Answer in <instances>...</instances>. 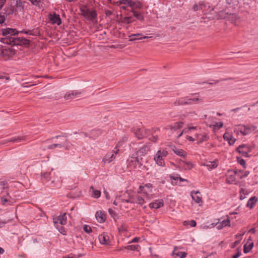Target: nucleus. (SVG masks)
<instances>
[{
	"label": "nucleus",
	"instance_id": "f257e3e1",
	"mask_svg": "<svg viewBox=\"0 0 258 258\" xmlns=\"http://www.w3.org/2000/svg\"><path fill=\"white\" fill-rule=\"evenodd\" d=\"M3 37L0 39V41L3 43L16 46L21 45L22 40L20 38L16 37L18 34V31L15 29L6 28L2 30Z\"/></svg>",
	"mask_w": 258,
	"mask_h": 258
},
{
	"label": "nucleus",
	"instance_id": "f03ea898",
	"mask_svg": "<svg viewBox=\"0 0 258 258\" xmlns=\"http://www.w3.org/2000/svg\"><path fill=\"white\" fill-rule=\"evenodd\" d=\"M194 97H190L189 96H186L184 97L179 98L176 99L174 102V105L175 106L185 105L191 104L192 102L198 103V102H203V99L202 98L199 97V94H195Z\"/></svg>",
	"mask_w": 258,
	"mask_h": 258
},
{
	"label": "nucleus",
	"instance_id": "7ed1b4c3",
	"mask_svg": "<svg viewBox=\"0 0 258 258\" xmlns=\"http://www.w3.org/2000/svg\"><path fill=\"white\" fill-rule=\"evenodd\" d=\"M256 128V127L252 124H238L234 128V132L238 134L239 133L243 136L250 134Z\"/></svg>",
	"mask_w": 258,
	"mask_h": 258
},
{
	"label": "nucleus",
	"instance_id": "20e7f679",
	"mask_svg": "<svg viewBox=\"0 0 258 258\" xmlns=\"http://www.w3.org/2000/svg\"><path fill=\"white\" fill-rule=\"evenodd\" d=\"M168 154V151L166 149H160L154 155V160L155 163L160 166H165V158L167 157Z\"/></svg>",
	"mask_w": 258,
	"mask_h": 258
},
{
	"label": "nucleus",
	"instance_id": "39448f33",
	"mask_svg": "<svg viewBox=\"0 0 258 258\" xmlns=\"http://www.w3.org/2000/svg\"><path fill=\"white\" fill-rule=\"evenodd\" d=\"M241 170H229L226 174V181L227 183H236L237 179H239Z\"/></svg>",
	"mask_w": 258,
	"mask_h": 258
},
{
	"label": "nucleus",
	"instance_id": "423d86ee",
	"mask_svg": "<svg viewBox=\"0 0 258 258\" xmlns=\"http://www.w3.org/2000/svg\"><path fill=\"white\" fill-rule=\"evenodd\" d=\"M81 14L84 18L88 20L93 21L96 18L97 13L95 10L87 8L81 9Z\"/></svg>",
	"mask_w": 258,
	"mask_h": 258
},
{
	"label": "nucleus",
	"instance_id": "0eeeda50",
	"mask_svg": "<svg viewBox=\"0 0 258 258\" xmlns=\"http://www.w3.org/2000/svg\"><path fill=\"white\" fill-rule=\"evenodd\" d=\"M14 46H8L3 47L1 49V54L5 59L12 57L15 54V49L13 48Z\"/></svg>",
	"mask_w": 258,
	"mask_h": 258
},
{
	"label": "nucleus",
	"instance_id": "6e6552de",
	"mask_svg": "<svg viewBox=\"0 0 258 258\" xmlns=\"http://www.w3.org/2000/svg\"><path fill=\"white\" fill-rule=\"evenodd\" d=\"M252 147L247 145H241L236 149V151L244 157H248V153L251 151Z\"/></svg>",
	"mask_w": 258,
	"mask_h": 258
},
{
	"label": "nucleus",
	"instance_id": "1a4fd4ad",
	"mask_svg": "<svg viewBox=\"0 0 258 258\" xmlns=\"http://www.w3.org/2000/svg\"><path fill=\"white\" fill-rule=\"evenodd\" d=\"M83 92L78 90L69 91L66 93L64 98L66 100H71L78 98L82 96Z\"/></svg>",
	"mask_w": 258,
	"mask_h": 258
},
{
	"label": "nucleus",
	"instance_id": "9d476101",
	"mask_svg": "<svg viewBox=\"0 0 258 258\" xmlns=\"http://www.w3.org/2000/svg\"><path fill=\"white\" fill-rule=\"evenodd\" d=\"M118 150L112 151L107 153L102 159L104 163H109L115 159L116 155L118 154Z\"/></svg>",
	"mask_w": 258,
	"mask_h": 258
},
{
	"label": "nucleus",
	"instance_id": "9b49d317",
	"mask_svg": "<svg viewBox=\"0 0 258 258\" xmlns=\"http://www.w3.org/2000/svg\"><path fill=\"white\" fill-rule=\"evenodd\" d=\"M190 196L192 199L197 204L200 205L203 203L202 196L201 192L199 191L192 190L190 192Z\"/></svg>",
	"mask_w": 258,
	"mask_h": 258
},
{
	"label": "nucleus",
	"instance_id": "f8f14e48",
	"mask_svg": "<svg viewBox=\"0 0 258 258\" xmlns=\"http://www.w3.org/2000/svg\"><path fill=\"white\" fill-rule=\"evenodd\" d=\"M199 5L200 10H202L205 13L210 12L214 10V7L210 6L209 4L206 3L204 1L199 2Z\"/></svg>",
	"mask_w": 258,
	"mask_h": 258
},
{
	"label": "nucleus",
	"instance_id": "ddd939ff",
	"mask_svg": "<svg viewBox=\"0 0 258 258\" xmlns=\"http://www.w3.org/2000/svg\"><path fill=\"white\" fill-rule=\"evenodd\" d=\"M67 217L66 213L53 218V222L55 225L60 224L61 225H64L67 223Z\"/></svg>",
	"mask_w": 258,
	"mask_h": 258
},
{
	"label": "nucleus",
	"instance_id": "4468645a",
	"mask_svg": "<svg viewBox=\"0 0 258 258\" xmlns=\"http://www.w3.org/2000/svg\"><path fill=\"white\" fill-rule=\"evenodd\" d=\"M53 177H54L53 179L51 178L50 181H49V185L53 187L59 188L61 185L62 180L60 177L55 175Z\"/></svg>",
	"mask_w": 258,
	"mask_h": 258
},
{
	"label": "nucleus",
	"instance_id": "2eb2a0df",
	"mask_svg": "<svg viewBox=\"0 0 258 258\" xmlns=\"http://www.w3.org/2000/svg\"><path fill=\"white\" fill-rule=\"evenodd\" d=\"M212 225H215L217 229L220 230L227 226L230 227V220L228 217L227 219L223 220L221 222H217L215 224H212Z\"/></svg>",
	"mask_w": 258,
	"mask_h": 258
},
{
	"label": "nucleus",
	"instance_id": "dca6fc26",
	"mask_svg": "<svg viewBox=\"0 0 258 258\" xmlns=\"http://www.w3.org/2000/svg\"><path fill=\"white\" fill-rule=\"evenodd\" d=\"M49 18L52 24L59 25L61 23L59 15L56 13L50 14L49 15Z\"/></svg>",
	"mask_w": 258,
	"mask_h": 258
},
{
	"label": "nucleus",
	"instance_id": "f3484780",
	"mask_svg": "<svg viewBox=\"0 0 258 258\" xmlns=\"http://www.w3.org/2000/svg\"><path fill=\"white\" fill-rule=\"evenodd\" d=\"M164 205V201L162 199H158L155 200L154 202H152L149 204V207L151 208L158 209Z\"/></svg>",
	"mask_w": 258,
	"mask_h": 258
},
{
	"label": "nucleus",
	"instance_id": "a211bd4d",
	"mask_svg": "<svg viewBox=\"0 0 258 258\" xmlns=\"http://www.w3.org/2000/svg\"><path fill=\"white\" fill-rule=\"evenodd\" d=\"M95 217L98 222L100 223H103L106 220V215L101 211H97L96 213Z\"/></svg>",
	"mask_w": 258,
	"mask_h": 258
},
{
	"label": "nucleus",
	"instance_id": "6ab92c4d",
	"mask_svg": "<svg viewBox=\"0 0 258 258\" xmlns=\"http://www.w3.org/2000/svg\"><path fill=\"white\" fill-rule=\"evenodd\" d=\"M152 185L151 183H147L144 186H140L139 189L140 190L139 192H143V194L148 195L147 192L152 191Z\"/></svg>",
	"mask_w": 258,
	"mask_h": 258
},
{
	"label": "nucleus",
	"instance_id": "aec40b11",
	"mask_svg": "<svg viewBox=\"0 0 258 258\" xmlns=\"http://www.w3.org/2000/svg\"><path fill=\"white\" fill-rule=\"evenodd\" d=\"M99 240L101 244L108 245L109 244V238L105 233L100 234L98 237Z\"/></svg>",
	"mask_w": 258,
	"mask_h": 258
},
{
	"label": "nucleus",
	"instance_id": "412c9836",
	"mask_svg": "<svg viewBox=\"0 0 258 258\" xmlns=\"http://www.w3.org/2000/svg\"><path fill=\"white\" fill-rule=\"evenodd\" d=\"M223 138L225 140L228 141L229 145H232L236 141V139L234 138L229 133H225L223 135Z\"/></svg>",
	"mask_w": 258,
	"mask_h": 258
},
{
	"label": "nucleus",
	"instance_id": "4be33fe9",
	"mask_svg": "<svg viewBox=\"0 0 258 258\" xmlns=\"http://www.w3.org/2000/svg\"><path fill=\"white\" fill-rule=\"evenodd\" d=\"M129 37L130 38V41H135L136 40H142V39H146L148 38H151L152 37H148V36H142V34L141 33H137V34H132L129 36Z\"/></svg>",
	"mask_w": 258,
	"mask_h": 258
},
{
	"label": "nucleus",
	"instance_id": "5701e85b",
	"mask_svg": "<svg viewBox=\"0 0 258 258\" xmlns=\"http://www.w3.org/2000/svg\"><path fill=\"white\" fill-rule=\"evenodd\" d=\"M25 139L23 137H14V138H11L8 139L4 140L2 141V144H7L9 142H19L21 141L24 140Z\"/></svg>",
	"mask_w": 258,
	"mask_h": 258
},
{
	"label": "nucleus",
	"instance_id": "b1692460",
	"mask_svg": "<svg viewBox=\"0 0 258 258\" xmlns=\"http://www.w3.org/2000/svg\"><path fill=\"white\" fill-rule=\"evenodd\" d=\"M172 149L173 151L174 152V153H175L177 155L179 156L185 157L186 156V152L182 149L177 148L175 146H173L172 148Z\"/></svg>",
	"mask_w": 258,
	"mask_h": 258
},
{
	"label": "nucleus",
	"instance_id": "393cba45",
	"mask_svg": "<svg viewBox=\"0 0 258 258\" xmlns=\"http://www.w3.org/2000/svg\"><path fill=\"white\" fill-rule=\"evenodd\" d=\"M135 134L136 137L139 139H143L146 136V132L144 128H139L137 130Z\"/></svg>",
	"mask_w": 258,
	"mask_h": 258
},
{
	"label": "nucleus",
	"instance_id": "a878e982",
	"mask_svg": "<svg viewBox=\"0 0 258 258\" xmlns=\"http://www.w3.org/2000/svg\"><path fill=\"white\" fill-rule=\"evenodd\" d=\"M218 165V161L217 160H215L213 161H209L204 164V165L207 166L209 169H213L216 168Z\"/></svg>",
	"mask_w": 258,
	"mask_h": 258
},
{
	"label": "nucleus",
	"instance_id": "bb28decb",
	"mask_svg": "<svg viewBox=\"0 0 258 258\" xmlns=\"http://www.w3.org/2000/svg\"><path fill=\"white\" fill-rule=\"evenodd\" d=\"M128 165H133L135 167L137 166V164H140L139 159L136 157H131L127 160Z\"/></svg>",
	"mask_w": 258,
	"mask_h": 258
},
{
	"label": "nucleus",
	"instance_id": "cd10ccee",
	"mask_svg": "<svg viewBox=\"0 0 258 258\" xmlns=\"http://www.w3.org/2000/svg\"><path fill=\"white\" fill-rule=\"evenodd\" d=\"M55 173L52 172H44L42 173L41 177L42 180H45L46 181H50L51 178H52V176H54Z\"/></svg>",
	"mask_w": 258,
	"mask_h": 258
},
{
	"label": "nucleus",
	"instance_id": "c85d7f7f",
	"mask_svg": "<svg viewBox=\"0 0 258 258\" xmlns=\"http://www.w3.org/2000/svg\"><path fill=\"white\" fill-rule=\"evenodd\" d=\"M196 137L200 143L207 141L209 139V136L206 133H204L202 135L197 134L196 135Z\"/></svg>",
	"mask_w": 258,
	"mask_h": 258
},
{
	"label": "nucleus",
	"instance_id": "c756f323",
	"mask_svg": "<svg viewBox=\"0 0 258 258\" xmlns=\"http://www.w3.org/2000/svg\"><path fill=\"white\" fill-rule=\"evenodd\" d=\"M183 125V122L181 121L176 122L173 125H170L168 126L169 128L171 130L176 131L178 129L181 128Z\"/></svg>",
	"mask_w": 258,
	"mask_h": 258
},
{
	"label": "nucleus",
	"instance_id": "7c9ffc66",
	"mask_svg": "<svg viewBox=\"0 0 258 258\" xmlns=\"http://www.w3.org/2000/svg\"><path fill=\"white\" fill-rule=\"evenodd\" d=\"M148 147L146 146H144L137 151V154L138 156H144L148 153Z\"/></svg>",
	"mask_w": 258,
	"mask_h": 258
},
{
	"label": "nucleus",
	"instance_id": "2f4dec72",
	"mask_svg": "<svg viewBox=\"0 0 258 258\" xmlns=\"http://www.w3.org/2000/svg\"><path fill=\"white\" fill-rule=\"evenodd\" d=\"M142 7V3L138 1L132 0L131 1L130 7L133 9H141Z\"/></svg>",
	"mask_w": 258,
	"mask_h": 258
},
{
	"label": "nucleus",
	"instance_id": "473e14b6",
	"mask_svg": "<svg viewBox=\"0 0 258 258\" xmlns=\"http://www.w3.org/2000/svg\"><path fill=\"white\" fill-rule=\"evenodd\" d=\"M257 201L255 197H251L247 203V206L250 208H252Z\"/></svg>",
	"mask_w": 258,
	"mask_h": 258
},
{
	"label": "nucleus",
	"instance_id": "72a5a7b5",
	"mask_svg": "<svg viewBox=\"0 0 258 258\" xmlns=\"http://www.w3.org/2000/svg\"><path fill=\"white\" fill-rule=\"evenodd\" d=\"M176 248V247H175L174 250H173V251L172 252V253L171 254L173 256L174 255H176L177 256H179L180 258H185L186 256L187 253H186L185 252L180 251V252H178L176 253L175 252Z\"/></svg>",
	"mask_w": 258,
	"mask_h": 258
},
{
	"label": "nucleus",
	"instance_id": "f704fd0d",
	"mask_svg": "<svg viewBox=\"0 0 258 258\" xmlns=\"http://www.w3.org/2000/svg\"><path fill=\"white\" fill-rule=\"evenodd\" d=\"M253 246V243L251 242L249 244L247 243L244 245L243 252L245 253L249 252Z\"/></svg>",
	"mask_w": 258,
	"mask_h": 258
},
{
	"label": "nucleus",
	"instance_id": "c9c22d12",
	"mask_svg": "<svg viewBox=\"0 0 258 258\" xmlns=\"http://www.w3.org/2000/svg\"><path fill=\"white\" fill-rule=\"evenodd\" d=\"M136 201H132L131 202H133L134 203L140 204L141 205H143V204L145 203L144 199L139 195H136Z\"/></svg>",
	"mask_w": 258,
	"mask_h": 258
},
{
	"label": "nucleus",
	"instance_id": "e433bc0d",
	"mask_svg": "<svg viewBox=\"0 0 258 258\" xmlns=\"http://www.w3.org/2000/svg\"><path fill=\"white\" fill-rule=\"evenodd\" d=\"M101 134V132L100 130H92L90 132L91 138L94 139Z\"/></svg>",
	"mask_w": 258,
	"mask_h": 258
},
{
	"label": "nucleus",
	"instance_id": "4c0bfd02",
	"mask_svg": "<svg viewBox=\"0 0 258 258\" xmlns=\"http://www.w3.org/2000/svg\"><path fill=\"white\" fill-rule=\"evenodd\" d=\"M132 12L133 13L134 16L135 17H136L138 20H140V21L144 20V17L141 13L138 12V11H134V10Z\"/></svg>",
	"mask_w": 258,
	"mask_h": 258
},
{
	"label": "nucleus",
	"instance_id": "58836bf2",
	"mask_svg": "<svg viewBox=\"0 0 258 258\" xmlns=\"http://www.w3.org/2000/svg\"><path fill=\"white\" fill-rule=\"evenodd\" d=\"M15 1V0H14ZM16 4L15 6L17 8L23 9L25 7V2L22 0H15Z\"/></svg>",
	"mask_w": 258,
	"mask_h": 258
},
{
	"label": "nucleus",
	"instance_id": "ea45409f",
	"mask_svg": "<svg viewBox=\"0 0 258 258\" xmlns=\"http://www.w3.org/2000/svg\"><path fill=\"white\" fill-rule=\"evenodd\" d=\"M134 20V18L132 17H125L122 19L121 22L128 24L133 22Z\"/></svg>",
	"mask_w": 258,
	"mask_h": 258
},
{
	"label": "nucleus",
	"instance_id": "a19ab883",
	"mask_svg": "<svg viewBox=\"0 0 258 258\" xmlns=\"http://www.w3.org/2000/svg\"><path fill=\"white\" fill-rule=\"evenodd\" d=\"M140 247L139 245H129L125 247V248L127 250H138L139 251L138 248Z\"/></svg>",
	"mask_w": 258,
	"mask_h": 258
},
{
	"label": "nucleus",
	"instance_id": "79ce46f5",
	"mask_svg": "<svg viewBox=\"0 0 258 258\" xmlns=\"http://www.w3.org/2000/svg\"><path fill=\"white\" fill-rule=\"evenodd\" d=\"M132 0H118L117 2L118 5H125L130 7L131 1Z\"/></svg>",
	"mask_w": 258,
	"mask_h": 258
},
{
	"label": "nucleus",
	"instance_id": "37998d69",
	"mask_svg": "<svg viewBox=\"0 0 258 258\" xmlns=\"http://www.w3.org/2000/svg\"><path fill=\"white\" fill-rule=\"evenodd\" d=\"M8 187V183L7 181H0V194L3 192V190Z\"/></svg>",
	"mask_w": 258,
	"mask_h": 258
},
{
	"label": "nucleus",
	"instance_id": "c03bdc74",
	"mask_svg": "<svg viewBox=\"0 0 258 258\" xmlns=\"http://www.w3.org/2000/svg\"><path fill=\"white\" fill-rule=\"evenodd\" d=\"M62 144L63 145V147L65 148V149L67 150L71 149L72 147V144L68 142L67 139L65 140L64 143Z\"/></svg>",
	"mask_w": 258,
	"mask_h": 258
},
{
	"label": "nucleus",
	"instance_id": "a18cd8bd",
	"mask_svg": "<svg viewBox=\"0 0 258 258\" xmlns=\"http://www.w3.org/2000/svg\"><path fill=\"white\" fill-rule=\"evenodd\" d=\"M63 147L62 144H53L48 146L47 148L48 149H54L55 148H61Z\"/></svg>",
	"mask_w": 258,
	"mask_h": 258
},
{
	"label": "nucleus",
	"instance_id": "49530a36",
	"mask_svg": "<svg viewBox=\"0 0 258 258\" xmlns=\"http://www.w3.org/2000/svg\"><path fill=\"white\" fill-rule=\"evenodd\" d=\"M136 195L135 196H130L128 199L126 200H123L122 199H121V200L122 202H124L126 203H134L133 202H132V201H136Z\"/></svg>",
	"mask_w": 258,
	"mask_h": 258
},
{
	"label": "nucleus",
	"instance_id": "de8ad7c7",
	"mask_svg": "<svg viewBox=\"0 0 258 258\" xmlns=\"http://www.w3.org/2000/svg\"><path fill=\"white\" fill-rule=\"evenodd\" d=\"M101 192L98 190H93L92 197L94 198H98L100 197Z\"/></svg>",
	"mask_w": 258,
	"mask_h": 258
},
{
	"label": "nucleus",
	"instance_id": "09e8293b",
	"mask_svg": "<svg viewBox=\"0 0 258 258\" xmlns=\"http://www.w3.org/2000/svg\"><path fill=\"white\" fill-rule=\"evenodd\" d=\"M83 230L87 233H90L92 232V229L91 227L87 225H84L83 226Z\"/></svg>",
	"mask_w": 258,
	"mask_h": 258
},
{
	"label": "nucleus",
	"instance_id": "8fccbe9b",
	"mask_svg": "<svg viewBox=\"0 0 258 258\" xmlns=\"http://www.w3.org/2000/svg\"><path fill=\"white\" fill-rule=\"evenodd\" d=\"M249 173V172L248 171H245L244 172H243L241 170V173H240L239 175V179H242V178H244L245 177H246Z\"/></svg>",
	"mask_w": 258,
	"mask_h": 258
},
{
	"label": "nucleus",
	"instance_id": "3c124183",
	"mask_svg": "<svg viewBox=\"0 0 258 258\" xmlns=\"http://www.w3.org/2000/svg\"><path fill=\"white\" fill-rule=\"evenodd\" d=\"M6 20L5 13L0 12V24H3Z\"/></svg>",
	"mask_w": 258,
	"mask_h": 258
},
{
	"label": "nucleus",
	"instance_id": "603ef678",
	"mask_svg": "<svg viewBox=\"0 0 258 258\" xmlns=\"http://www.w3.org/2000/svg\"><path fill=\"white\" fill-rule=\"evenodd\" d=\"M223 124L222 122H216L214 124V126L217 129H219L223 126Z\"/></svg>",
	"mask_w": 258,
	"mask_h": 258
},
{
	"label": "nucleus",
	"instance_id": "864d4df0",
	"mask_svg": "<svg viewBox=\"0 0 258 258\" xmlns=\"http://www.w3.org/2000/svg\"><path fill=\"white\" fill-rule=\"evenodd\" d=\"M56 228L58 229L59 231L62 234L66 235V230L64 228L63 226H60V228H58L56 226Z\"/></svg>",
	"mask_w": 258,
	"mask_h": 258
},
{
	"label": "nucleus",
	"instance_id": "5fc2aeb1",
	"mask_svg": "<svg viewBox=\"0 0 258 258\" xmlns=\"http://www.w3.org/2000/svg\"><path fill=\"white\" fill-rule=\"evenodd\" d=\"M241 255V252L240 251V250L237 249V252L235 254L233 255L231 258H238Z\"/></svg>",
	"mask_w": 258,
	"mask_h": 258
},
{
	"label": "nucleus",
	"instance_id": "6e6d98bb",
	"mask_svg": "<svg viewBox=\"0 0 258 258\" xmlns=\"http://www.w3.org/2000/svg\"><path fill=\"white\" fill-rule=\"evenodd\" d=\"M21 32L23 33L28 34V35H33V33L32 31H31V30H28V31L23 30L21 31Z\"/></svg>",
	"mask_w": 258,
	"mask_h": 258
},
{
	"label": "nucleus",
	"instance_id": "4d7b16f0",
	"mask_svg": "<svg viewBox=\"0 0 258 258\" xmlns=\"http://www.w3.org/2000/svg\"><path fill=\"white\" fill-rule=\"evenodd\" d=\"M33 5L38 6L40 3V0H29Z\"/></svg>",
	"mask_w": 258,
	"mask_h": 258
},
{
	"label": "nucleus",
	"instance_id": "13d9d810",
	"mask_svg": "<svg viewBox=\"0 0 258 258\" xmlns=\"http://www.w3.org/2000/svg\"><path fill=\"white\" fill-rule=\"evenodd\" d=\"M108 212L109 213V214L112 216V217H114L116 216V214L113 211V210L111 209H109L108 210Z\"/></svg>",
	"mask_w": 258,
	"mask_h": 258
},
{
	"label": "nucleus",
	"instance_id": "bf43d9fd",
	"mask_svg": "<svg viewBox=\"0 0 258 258\" xmlns=\"http://www.w3.org/2000/svg\"><path fill=\"white\" fill-rule=\"evenodd\" d=\"M193 10L194 11H197L198 10H200V7H199V4H196L193 7Z\"/></svg>",
	"mask_w": 258,
	"mask_h": 258
},
{
	"label": "nucleus",
	"instance_id": "052dcab7",
	"mask_svg": "<svg viewBox=\"0 0 258 258\" xmlns=\"http://www.w3.org/2000/svg\"><path fill=\"white\" fill-rule=\"evenodd\" d=\"M158 137L157 136H153L151 138H150V140L152 142H156L157 141Z\"/></svg>",
	"mask_w": 258,
	"mask_h": 258
},
{
	"label": "nucleus",
	"instance_id": "680f3d73",
	"mask_svg": "<svg viewBox=\"0 0 258 258\" xmlns=\"http://www.w3.org/2000/svg\"><path fill=\"white\" fill-rule=\"evenodd\" d=\"M185 163L187 165V167L189 169H191L192 167V166H193V165H192V163H191L190 162H185Z\"/></svg>",
	"mask_w": 258,
	"mask_h": 258
},
{
	"label": "nucleus",
	"instance_id": "e2e57ef3",
	"mask_svg": "<svg viewBox=\"0 0 258 258\" xmlns=\"http://www.w3.org/2000/svg\"><path fill=\"white\" fill-rule=\"evenodd\" d=\"M139 240V238L138 237H135L132 240L129 242V243H132V242H138Z\"/></svg>",
	"mask_w": 258,
	"mask_h": 258
},
{
	"label": "nucleus",
	"instance_id": "0e129e2a",
	"mask_svg": "<svg viewBox=\"0 0 258 258\" xmlns=\"http://www.w3.org/2000/svg\"><path fill=\"white\" fill-rule=\"evenodd\" d=\"M196 224V222L195 220H192L190 221V225L191 227H195Z\"/></svg>",
	"mask_w": 258,
	"mask_h": 258
},
{
	"label": "nucleus",
	"instance_id": "69168bd1",
	"mask_svg": "<svg viewBox=\"0 0 258 258\" xmlns=\"http://www.w3.org/2000/svg\"><path fill=\"white\" fill-rule=\"evenodd\" d=\"M6 0H0V9L2 8L6 3Z\"/></svg>",
	"mask_w": 258,
	"mask_h": 258
},
{
	"label": "nucleus",
	"instance_id": "338daca9",
	"mask_svg": "<svg viewBox=\"0 0 258 258\" xmlns=\"http://www.w3.org/2000/svg\"><path fill=\"white\" fill-rule=\"evenodd\" d=\"M118 230L119 231H123V230H126V227L125 226H120L119 228H118Z\"/></svg>",
	"mask_w": 258,
	"mask_h": 258
},
{
	"label": "nucleus",
	"instance_id": "774afa93",
	"mask_svg": "<svg viewBox=\"0 0 258 258\" xmlns=\"http://www.w3.org/2000/svg\"><path fill=\"white\" fill-rule=\"evenodd\" d=\"M186 139L190 141H195V139L194 138H192V137L191 136H186Z\"/></svg>",
	"mask_w": 258,
	"mask_h": 258
}]
</instances>
